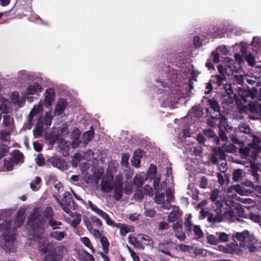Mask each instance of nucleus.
<instances>
[{
  "instance_id": "f257e3e1",
  "label": "nucleus",
  "mask_w": 261,
  "mask_h": 261,
  "mask_svg": "<svg viewBox=\"0 0 261 261\" xmlns=\"http://www.w3.org/2000/svg\"><path fill=\"white\" fill-rule=\"evenodd\" d=\"M54 212L51 207L48 206L43 211L42 215L37 213H34L30 215L28 224L31 226L34 232L33 236H30V240L38 241L39 251L42 254L49 252L51 244L47 238H43L41 234L45 232L44 225L54 217Z\"/></svg>"
},
{
  "instance_id": "f03ea898",
  "label": "nucleus",
  "mask_w": 261,
  "mask_h": 261,
  "mask_svg": "<svg viewBox=\"0 0 261 261\" xmlns=\"http://www.w3.org/2000/svg\"><path fill=\"white\" fill-rule=\"evenodd\" d=\"M44 99L40 101L38 105H35L31 111L28 118V123L24 127L25 129H30L32 126V119L33 117L43 111V106L48 107L51 105L55 100V91L53 88L46 89L44 92Z\"/></svg>"
},
{
  "instance_id": "7ed1b4c3",
  "label": "nucleus",
  "mask_w": 261,
  "mask_h": 261,
  "mask_svg": "<svg viewBox=\"0 0 261 261\" xmlns=\"http://www.w3.org/2000/svg\"><path fill=\"white\" fill-rule=\"evenodd\" d=\"M234 145L232 144L229 142L226 141L224 144L222 145V147H218V149L214 150V153L211 158L212 163H217L222 160H225V155L224 151L232 153L238 148Z\"/></svg>"
},
{
  "instance_id": "20e7f679",
  "label": "nucleus",
  "mask_w": 261,
  "mask_h": 261,
  "mask_svg": "<svg viewBox=\"0 0 261 261\" xmlns=\"http://www.w3.org/2000/svg\"><path fill=\"white\" fill-rule=\"evenodd\" d=\"M84 222L88 230L95 238L101 237L100 229L102 225V222L95 216L90 217L89 219H84Z\"/></svg>"
},
{
  "instance_id": "39448f33",
  "label": "nucleus",
  "mask_w": 261,
  "mask_h": 261,
  "mask_svg": "<svg viewBox=\"0 0 261 261\" xmlns=\"http://www.w3.org/2000/svg\"><path fill=\"white\" fill-rule=\"evenodd\" d=\"M208 105L210 107L206 109L208 114L212 119H220V122L223 124L226 121V118L221 115L218 102L215 100L211 99L208 100Z\"/></svg>"
},
{
  "instance_id": "423d86ee",
  "label": "nucleus",
  "mask_w": 261,
  "mask_h": 261,
  "mask_svg": "<svg viewBox=\"0 0 261 261\" xmlns=\"http://www.w3.org/2000/svg\"><path fill=\"white\" fill-rule=\"evenodd\" d=\"M242 111L248 113L252 119H257L260 116L261 106L257 102H248L243 105Z\"/></svg>"
},
{
  "instance_id": "0eeeda50",
  "label": "nucleus",
  "mask_w": 261,
  "mask_h": 261,
  "mask_svg": "<svg viewBox=\"0 0 261 261\" xmlns=\"http://www.w3.org/2000/svg\"><path fill=\"white\" fill-rule=\"evenodd\" d=\"M43 90L42 86L37 82H34L30 84L27 86L25 91L22 92L21 94L26 97L27 100L32 102L33 101V97L30 95H38Z\"/></svg>"
},
{
  "instance_id": "6e6552de",
  "label": "nucleus",
  "mask_w": 261,
  "mask_h": 261,
  "mask_svg": "<svg viewBox=\"0 0 261 261\" xmlns=\"http://www.w3.org/2000/svg\"><path fill=\"white\" fill-rule=\"evenodd\" d=\"M251 132L250 126L245 123H242L239 125L238 128H235V134L232 135L231 140L233 143L237 144L238 146H241L243 144V141L238 139L240 137V133H243L246 134H249Z\"/></svg>"
},
{
  "instance_id": "1a4fd4ad",
  "label": "nucleus",
  "mask_w": 261,
  "mask_h": 261,
  "mask_svg": "<svg viewBox=\"0 0 261 261\" xmlns=\"http://www.w3.org/2000/svg\"><path fill=\"white\" fill-rule=\"evenodd\" d=\"M123 176L119 175L116 176L115 180L113 183L114 197L115 199L119 200L123 195Z\"/></svg>"
},
{
  "instance_id": "9d476101",
  "label": "nucleus",
  "mask_w": 261,
  "mask_h": 261,
  "mask_svg": "<svg viewBox=\"0 0 261 261\" xmlns=\"http://www.w3.org/2000/svg\"><path fill=\"white\" fill-rule=\"evenodd\" d=\"M256 93L257 90L254 88L251 90L240 89L238 92V94L241 98V100L243 101V105L249 102L250 100L249 99L254 98L256 96Z\"/></svg>"
},
{
  "instance_id": "9b49d317",
  "label": "nucleus",
  "mask_w": 261,
  "mask_h": 261,
  "mask_svg": "<svg viewBox=\"0 0 261 261\" xmlns=\"http://www.w3.org/2000/svg\"><path fill=\"white\" fill-rule=\"evenodd\" d=\"M232 238L236 242V241L239 242L240 247L244 248L248 242L250 240V232L248 230H245L243 232H237L232 236Z\"/></svg>"
},
{
  "instance_id": "f8f14e48",
  "label": "nucleus",
  "mask_w": 261,
  "mask_h": 261,
  "mask_svg": "<svg viewBox=\"0 0 261 261\" xmlns=\"http://www.w3.org/2000/svg\"><path fill=\"white\" fill-rule=\"evenodd\" d=\"M88 205L91 210L95 212L96 214L99 215L100 217H101L102 218H103L106 221V223L108 225H114V221L110 218L108 214L99 208L96 205H95L92 202L90 201L88 202Z\"/></svg>"
},
{
  "instance_id": "ddd939ff",
  "label": "nucleus",
  "mask_w": 261,
  "mask_h": 261,
  "mask_svg": "<svg viewBox=\"0 0 261 261\" xmlns=\"http://www.w3.org/2000/svg\"><path fill=\"white\" fill-rule=\"evenodd\" d=\"M226 60L228 64L225 65L224 67L222 65L218 66L219 72L224 77H225V74L229 76L232 75L233 74V68L235 69V66H234V62L232 59L226 58Z\"/></svg>"
},
{
  "instance_id": "4468645a",
  "label": "nucleus",
  "mask_w": 261,
  "mask_h": 261,
  "mask_svg": "<svg viewBox=\"0 0 261 261\" xmlns=\"http://www.w3.org/2000/svg\"><path fill=\"white\" fill-rule=\"evenodd\" d=\"M195 78L190 79L189 81V85H185L182 86V89H176L177 97H186L190 96L192 94V90L194 89V87L192 86L193 82L196 81Z\"/></svg>"
},
{
  "instance_id": "2eb2a0df",
  "label": "nucleus",
  "mask_w": 261,
  "mask_h": 261,
  "mask_svg": "<svg viewBox=\"0 0 261 261\" xmlns=\"http://www.w3.org/2000/svg\"><path fill=\"white\" fill-rule=\"evenodd\" d=\"M113 176L109 175L103 178L101 182V190L105 193L111 192L113 188V184L112 180Z\"/></svg>"
},
{
  "instance_id": "dca6fc26",
  "label": "nucleus",
  "mask_w": 261,
  "mask_h": 261,
  "mask_svg": "<svg viewBox=\"0 0 261 261\" xmlns=\"http://www.w3.org/2000/svg\"><path fill=\"white\" fill-rule=\"evenodd\" d=\"M63 202V206L62 208L67 214L71 212V209L76 210L77 205L73 200L72 198L62 200Z\"/></svg>"
},
{
  "instance_id": "f3484780",
  "label": "nucleus",
  "mask_w": 261,
  "mask_h": 261,
  "mask_svg": "<svg viewBox=\"0 0 261 261\" xmlns=\"http://www.w3.org/2000/svg\"><path fill=\"white\" fill-rule=\"evenodd\" d=\"M242 248L238 244L231 243L227 245L225 250L227 253L241 255L243 253Z\"/></svg>"
},
{
  "instance_id": "a211bd4d",
  "label": "nucleus",
  "mask_w": 261,
  "mask_h": 261,
  "mask_svg": "<svg viewBox=\"0 0 261 261\" xmlns=\"http://www.w3.org/2000/svg\"><path fill=\"white\" fill-rule=\"evenodd\" d=\"M3 237L6 241V245L7 247L11 246L14 244L16 239V236L14 233H12L8 230L6 233H3Z\"/></svg>"
},
{
  "instance_id": "6ab92c4d",
  "label": "nucleus",
  "mask_w": 261,
  "mask_h": 261,
  "mask_svg": "<svg viewBox=\"0 0 261 261\" xmlns=\"http://www.w3.org/2000/svg\"><path fill=\"white\" fill-rule=\"evenodd\" d=\"M113 226L120 228V234L123 237H124L127 233L134 231V227L132 226L127 224L121 223L115 224L114 223V225Z\"/></svg>"
},
{
  "instance_id": "aec40b11",
  "label": "nucleus",
  "mask_w": 261,
  "mask_h": 261,
  "mask_svg": "<svg viewBox=\"0 0 261 261\" xmlns=\"http://www.w3.org/2000/svg\"><path fill=\"white\" fill-rule=\"evenodd\" d=\"M9 101L0 96V121L1 120V114H7L9 112L8 106Z\"/></svg>"
},
{
  "instance_id": "412c9836",
  "label": "nucleus",
  "mask_w": 261,
  "mask_h": 261,
  "mask_svg": "<svg viewBox=\"0 0 261 261\" xmlns=\"http://www.w3.org/2000/svg\"><path fill=\"white\" fill-rule=\"evenodd\" d=\"M12 163H23V156L22 153L18 150H15L11 153Z\"/></svg>"
},
{
  "instance_id": "4be33fe9",
  "label": "nucleus",
  "mask_w": 261,
  "mask_h": 261,
  "mask_svg": "<svg viewBox=\"0 0 261 261\" xmlns=\"http://www.w3.org/2000/svg\"><path fill=\"white\" fill-rule=\"evenodd\" d=\"M223 214H222L219 210L218 211H217V212L210 214L208 216L207 220L210 222L215 223L216 222H221L223 220Z\"/></svg>"
},
{
  "instance_id": "5701e85b",
  "label": "nucleus",
  "mask_w": 261,
  "mask_h": 261,
  "mask_svg": "<svg viewBox=\"0 0 261 261\" xmlns=\"http://www.w3.org/2000/svg\"><path fill=\"white\" fill-rule=\"evenodd\" d=\"M67 102L64 99H60L57 102L55 109V116H58L62 114L66 107Z\"/></svg>"
},
{
  "instance_id": "b1692460",
  "label": "nucleus",
  "mask_w": 261,
  "mask_h": 261,
  "mask_svg": "<svg viewBox=\"0 0 261 261\" xmlns=\"http://www.w3.org/2000/svg\"><path fill=\"white\" fill-rule=\"evenodd\" d=\"M83 153L82 152L75 153L73 156V162H80L82 161L83 159L89 161L90 160L89 156L93 155V153L91 150H89L86 153H84V155H83Z\"/></svg>"
},
{
  "instance_id": "393cba45",
  "label": "nucleus",
  "mask_w": 261,
  "mask_h": 261,
  "mask_svg": "<svg viewBox=\"0 0 261 261\" xmlns=\"http://www.w3.org/2000/svg\"><path fill=\"white\" fill-rule=\"evenodd\" d=\"M251 169V174L254 179L258 181L260 179V175L258 173L259 171L261 172V164H250Z\"/></svg>"
},
{
  "instance_id": "a878e982",
  "label": "nucleus",
  "mask_w": 261,
  "mask_h": 261,
  "mask_svg": "<svg viewBox=\"0 0 261 261\" xmlns=\"http://www.w3.org/2000/svg\"><path fill=\"white\" fill-rule=\"evenodd\" d=\"M70 142L66 141L65 140H59L58 142V145L61 150L62 151V154L66 156L68 153V151L69 150Z\"/></svg>"
},
{
  "instance_id": "bb28decb",
  "label": "nucleus",
  "mask_w": 261,
  "mask_h": 261,
  "mask_svg": "<svg viewBox=\"0 0 261 261\" xmlns=\"http://www.w3.org/2000/svg\"><path fill=\"white\" fill-rule=\"evenodd\" d=\"M203 114L201 108L198 107H193L189 112L188 117L193 119L194 117L198 118Z\"/></svg>"
},
{
  "instance_id": "cd10ccee",
  "label": "nucleus",
  "mask_w": 261,
  "mask_h": 261,
  "mask_svg": "<svg viewBox=\"0 0 261 261\" xmlns=\"http://www.w3.org/2000/svg\"><path fill=\"white\" fill-rule=\"evenodd\" d=\"M3 124L6 127H9L13 130L14 125L13 118L10 115H5L3 116Z\"/></svg>"
},
{
  "instance_id": "c85d7f7f",
  "label": "nucleus",
  "mask_w": 261,
  "mask_h": 261,
  "mask_svg": "<svg viewBox=\"0 0 261 261\" xmlns=\"http://www.w3.org/2000/svg\"><path fill=\"white\" fill-rule=\"evenodd\" d=\"M169 244L170 243L166 241L160 243L158 246L159 250L165 254L171 256V254L169 251Z\"/></svg>"
},
{
  "instance_id": "c756f323",
  "label": "nucleus",
  "mask_w": 261,
  "mask_h": 261,
  "mask_svg": "<svg viewBox=\"0 0 261 261\" xmlns=\"http://www.w3.org/2000/svg\"><path fill=\"white\" fill-rule=\"evenodd\" d=\"M67 233L64 231H51L49 234V236L51 238H53L57 241L62 240L65 237L67 236Z\"/></svg>"
},
{
  "instance_id": "7c9ffc66",
  "label": "nucleus",
  "mask_w": 261,
  "mask_h": 261,
  "mask_svg": "<svg viewBox=\"0 0 261 261\" xmlns=\"http://www.w3.org/2000/svg\"><path fill=\"white\" fill-rule=\"evenodd\" d=\"M144 152L140 149L135 151L133 158L131 159L132 163H140L141 159L144 156Z\"/></svg>"
},
{
  "instance_id": "2f4dec72",
  "label": "nucleus",
  "mask_w": 261,
  "mask_h": 261,
  "mask_svg": "<svg viewBox=\"0 0 261 261\" xmlns=\"http://www.w3.org/2000/svg\"><path fill=\"white\" fill-rule=\"evenodd\" d=\"M19 95L18 92H14L12 93L10 98L15 104L17 105L19 107H21L23 106V104L24 103V100L19 99Z\"/></svg>"
},
{
  "instance_id": "473e14b6",
  "label": "nucleus",
  "mask_w": 261,
  "mask_h": 261,
  "mask_svg": "<svg viewBox=\"0 0 261 261\" xmlns=\"http://www.w3.org/2000/svg\"><path fill=\"white\" fill-rule=\"evenodd\" d=\"M250 137L252 138V142L248 145L251 146V147L255 150H257L258 147H261L259 144L261 143V139L259 137L256 136L254 135H250Z\"/></svg>"
},
{
  "instance_id": "72a5a7b5",
  "label": "nucleus",
  "mask_w": 261,
  "mask_h": 261,
  "mask_svg": "<svg viewBox=\"0 0 261 261\" xmlns=\"http://www.w3.org/2000/svg\"><path fill=\"white\" fill-rule=\"evenodd\" d=\"M225 80V77L221 75H215L211 76V82L214 84H216L217 86L220 87L222 85L223 82Z\"/></svg>"
},
{
  "instance_id": "f704fd0d",
  "label": "nucleus",
  "mask_w": 261,
  "mask_h": 261,
  "mask_svg": "<svg viewBox=\"0 0 261 261\" xmlns=\"http://www.w3.org/2000/svg\"><path fill=\"white\" fill-rule=\"evenodd\" d=\"M137 239L143 240L147 246H152L154 243L153 241L148 235L140 233L137 235Z\"/></svg>"
},
{
  "instance_id": "c9c22d12",
  "label": "nucleus",
  "mask_w": 261,
  "mask_h": 261,
  "mask_svg": "<svg viewBox=\"0 0 261 261\" xmlns=\"http://www.w3.org/2000/svg\"><path fill=\"white\" fill-rule=\"evenodd\" d=\"M179 215V210L178 207H174L168 216V221L170 222H174L177 221L178 216Z\"/></svg>"
},
{
  "instance_id": "e433bc0d",
  "label": "nucleus",
  "mask_w": 261,
  "mask_h": 261,
  "mask_svg": "<svg viewBox=\"0 0 261 261\" xmlns=\"http://www.w3.org/2000/svg\"><path fill=\"white\" fill-rule=\"evenodd\" d=\"M165 196L163 192L160 193L159 190H156L154 197V201L158 204H163L164 201Z\"/></svg>"
},
{
  "instance_id": "4c0bfd02",
  "label": "nucleus",
  "mask_w": 261,
  "mask_h": 261,
  "mask_svg": "<svg viewBox=\"0 0 261 261\" xmlns=\"http://www.w3.org/2000/svg\"><path fill=\"white\" fill-rule=\"evenodd\" d=\"M214 202V205L213 207L214 210V212H217V211H218L219 210L220 212L223 214V215H224V212L223 209L224 202L223 201L218 200Z\"/></svg>"
},
{
  "instance_id": "58836bf2",
  "label": "nucleus",
  "mask_w": 261,
  "mask_h": 261,
  "mask_svg": "<svg viewBox=\"0 0 261 261\" xmlns=\"http://www.w3.org/2000/svg\"><path fill=\"white\" fill-rule=\"evenodd\" d=\"M24 214L21 212H18L17 214L16 219L15 222V225L17 227H20L24 222Z\"/></svg>"
},
{
  "instance_id": "ea45409f",
  "label": "nucleus",
  "mask_w": 261,
  "mask_h": 261,
  "mask_svg": "<svg viewBox=\"0 0 261 261\" xmlns=\"http://www.w3.org/2000/svg\"><path fill=\"white\" fill-rule=\"evenodd\" d=\"M192 215L190 214L188 218H187L184 222V226L185 230L188 232H191L192 230L193 224L191 222Z\"/></svg>"
},
{
  "instance_id": "a19ab883",
  "label": "nucleus",
  "mask_w": 261,
  "mask_h": 261,
  "mask_svg": "<svg viewBox=\"0 0 261 261\" xmlns=\"http://www.w3.org/2000/svg\"><path fill=\"white\" fill-rule=\"evenodd\" d=\"M100 243L102 246L103 251L107 253L109 251V242L107 238L105 237H101L100 238Z\"/></svg>"
},
{
  "instance_id": "79ce46f5",
  "label": "nucleus",
  "mask_w": 261,
  "mask_h": 261,
  "mask_svg": "<svg viewBox=\"0 0 261 261\" xmlns=\"http://www.w3.org/2000/svg\"><path fill=\"white\" fill-rule=\"evenodd\" d=\"M192 230L196 239L201 238L203 237V233L199 226L194 225Z\"/></svg>"
},
{
  "instance_id": "37998d69",
  "label": "nucleus",
  "mask_w": 261,
  "mask_h": 261,
  "mask_svg": "<svg viewBox=\"0 0 261 261\" xmlns=\"http://www.w3.org/2000/svg\"><path fill=\"white\" fill-rule=\"evenodd\" d=\"M218 242H226L229 240V236L225 232H217Z\"/></svg>"
},
{
  "instance_id": "c03bdc74",
  "label": "nucleus",
  "mask_w": 261,
  "mask_h": 261,
  "mask_svg": "<svg viewBox=\"0 0 261 261\" xmlns=\"http://www.w3.org/2000/svg\"><path fill=\"white\" fill-rule=\"evenodd\" d=\"M243 144V143L242 144L241 146H239L240 147V148H239L240 152L242 155V158H246L248 156V154L249 153L250 148L251 147L250 145H249V146L242 147Z\"/></svg>"
},
{
  "instance_id": "a18cd8bd",
  "label": "nucleus",
  "mask_w": 261,
  "mask_h": 261,
  "mask_svg": "<svg viewBox=\"0 0 261 261\" xmlns=\"http://www.w3.org/2000/svg\"><path fill=\"white\" fill-rule=\"evenodd\" d=\"M47 224L51 227L54 230L59 229L60 226L62 225L61 222L56 220L53 218Z\"/></svg>"
},
{
  "instance_id": "49530a36",
  "label": "nucleus",
  "mask_w": 261,
  "mask_h": 261,
  "mask_svg": "<svg viewBox=\"0 0 261 261\" xmlns=\"http://www.w3.org/2000/svg\"><path fill=\"white\" fill-rule=\"evenodd\" d=\"M93 130H90L84 133L83 135V139L86 144L88 143L93 137Z\"/></svg>"
},
{
  "instance_id": "de8ad7c7",
  "label": "nucleus",
  "mask_w": 261,
  "mask_h": 261,
  "mask_svg": "<svg viewBox=\"0 0 261 261\" xmlns=\"http://www.w3.org/2000/svg\"><path fill=\"white\" fill-rule=\"evenodd\" d=\"M33 133L36 137H39L41 136L42 133V125L40 122L37 124L36 127L33 130Z\"/></svg>"
},
{
  "instance_id": "09e8293b",
  "label": "nucleus",
  "mask_w": 261,
  "mask_h": 261,
  "mask_svg": "<svg viewBox=\"0 0 261 261\" xmlns=\"http://www.w3.org/2000/svg\"><path fill=\"white\" fill-rule=\"evenodd\" d=\"M81 242L83 243L87 247L89 248V249H91L92 251V252H94V249L88 237H83L81 238L80 239Z\"/></svg>"
},
{
  "instance_id": "8fccbe9b",
  "label": "nucleus",
  "mask_w": 261,
  "mask_h": 261,
  "mask_svg": "<svg viewBox=\"0 0 261 261\" xmlns=\"http://www.w3.org/2000/svg\"><path fill=\"white\" fill-rule=\"evenodd\" d=\"M207 239L208 243L212 245H216L219 243L217 232L215 235L210 234L207 237Z\"/></svg>"
},
{
  "instance_id": "3c124183",
  "label": "nucleus",
  "mask_w": 261,
  "mask_h": 261,
  "mask_svg": "<svg viewBox=\"0 0 261 261\" xmlns=\"http://www.w3.org/2000/svg\"><path fill=\"white\" fill-rule=\"evenodd\" d=\"M10 131H12L11 129L9 132L5 130H1L0 132L1 139L5 141H9L10 139Z\"/></svg>"
},
{
  "instance_id": "603ef678",
  "label": "nucleus",
  "mask_w": 261,
  "mask_h": 261,
  "mask_svg": "<svg viewBox=\"0 0 261 261\" xmlns=\"http://www.w3.org/2000/svg\"><path fill=\"white\" fill-rule=\"evenodd\" d=\"M9 148L5 144H0V159L3 158L6 153L8 152Z\"/></svg>"
},
{
  "instance_id": "864d4df0",
  "label": "nucleus",
  "mask_w": 261,
  "mask_h": 261,
  "mask_svg": "<svg viewBox=\"0 0 261 261\" xmlns=\"http://www.w3.org/2000/svg\"><path fill=\"white\" fill-rule=\"evenodd\" d=\"M52 116L50 113H46L43 123L47 126H49L51 124Z\"/></svg>"
},
{
  "instance_id": "5fc2aeb1",
  "label": "nucleus",
  "mask_w": 261,
  "mask_h": 261,
  "mask_svg": "<svg viewBox=\"0 0 261 261\" xmlns=\"http://www.w3.org/2000/svg\"><path fill=\"white\" fill-rule=\"evenodd\" d=\"M242 171L241 169L234 170L233 173V179L236 181H238L241 178Z\"/></svg>"
},
{
  "instance_id": "6e6d98bb",
  "label": "nucleus",
  "mask_w": 261,
  "mask_h": 261,
  "mask_svg": "<svg viewBox=\"0 0 261 261\" xmlns=\"http://www.w3.org/2000/svg\"><path fill=\"white\" fill-rule=\"evenodd\" d=\"M219 191L218 189H214L211 192L210 199L213 201L215 202L218 200L219 197Z\"/></svg>"
},
{
  "instance_id": "4d7b16f0",
  "label": "nucleus",
  "mask_w": 261,
  "mask_h": 261,
  "mask_svg": "<svg viewBox=\"0 0 261 261\" xmlns=\"http://www.w3.org/2000/svg\"><path fill=\"white\" fill-rule=\"evenodd\" d=\"M182 222L181 220H178L176 223H174L172 225L173 229L174 232L181 230L182 229Z\"/></svg>"
},
{
  "instance_id": "13d9d810",
  "label": "nucleus",
  "mask_w": 261,
  "mask_h": 261,
  "mask_svg": "<svg viewBox=\"0 0 261 261\" xmlns=\"http://www.w3.org/2000/svg\"><path fill=\"white\" fill-rule=\"evenodd\" d=\"M41 181V179L39 176H36L35 178V180L34 181H32L30 184V187L33 191L37 190L36 185H39Z\"/></svg>"
},
{
  "instance_id": "bf43d9fd",
  "label": "nucleus",
  "mask_w": 261,
  "mask_h": 261,
  "mask_svg": "<svg viewBox=\"0 0 261 261\" xmlns=\"http://www.w3.org/2000/svg\"><path fill=\"white\" fill-rule=\"evenodd\" d=\"M144 182V178L140 175H137L134 178V184L138 186H141Z\"/></svg>"
},
{
  "instance_id": "052dcab7",
  "label": "nucleus",
  "mask_w": 261,
  "mask_h": 261,
  "mask_svg": "<svg viewBox=\"0 0 261 261\" xmlns=\"http://www.w3.org/2000/svg\"><path fill=\"white\" fill-rule=\"evenodd\" d=\"M156 172V167L154 164H150V166L147 172V176L151 177L154 176Z\"/></svg>"
},
{
  "instance_id": "680f3d73",
  "label": "nucleus",
  "mask_w": 261,
  "mask_h": 261,
  "mask_svg": "<svg viewBox=\"0 0 261 261\" xmlns=\"http://www.w3.org/2000/svg\"><path fill=\"white\" fill-rule=\"evenodd\" d=\"M223 88L224 89L227 95H231L233 93V90L231 84H225L223 86Z\"/></svg>"
},
{
  "instance_id": "e2e57ef3",
  "label": "nucleus",
  "mask_w": 261,
  "mask_h": 261,
  "mask_svg": "<svg viewBox=\"0 0 261 261\" xmlns=\"http://www.w3.org/2000/svg\"><path fill=\"white\" fill-rule=\"evenodd\" d=\"M28 78V74L25 71H21L19 72L18 79L20 81L23 82Z\"/></svg>"
},
{
  "instance_id": "0e129e2a",
  "label": "nucleus",
  "mask_w": 261,
  "mask_h": 261,
  "mask_svg": "<svg viewBox=\"0 0 261 261\" xmlns=\"http://www.w3.org/2000/svg\"><path fill=\"white\" fill-rule=\"evenodd\" d=\"M251 44L254 47H261V39L258 37H254Z\"/></svg>"
},
{
  "instance_id": "69168bd1",
  "label": "nucleus",
  "mask_w": 261,
  "mask_h": 261,
  "mask_svg": "<svg viewBox=\"0 0 261 261\" xmlns=\"http://www.w3.org/2000/svg\"><path fill=\"white\" fill-rule=\"evenodd\" d=\"M244 78L242 74L237 73L234 75V81L238 84H241L243 83Z\"/></svg>"
},
{
  "instance_id": "338daca9",
  "label": "nucleus",
  "mask_w": 261,
  "mask_h": 261,
  "mask_svg": "<svg viewBox=\"0 0 261 261\" xmlns=\"http://www.w3.org/2000/svg\"><path fill=\"white\" fill-rule=\"evenodd\" d=\"M245 59L250 66H253L255 65V59L251 54L246 55Z\"/></svg>"
},
{
  "instance_id": "774afa93",
  "label": "nucleus",
  "mask_w": 261,
  "mask_h": 261,
  "mask_svg": "<svg viewBox=\"0 0 261 261\" xmlns=\"http://www.w3.org/2000/svg\"><path fill=\"white\" fill-rule=\"evenodd\" d=\"M250 219L256 223H259L261 221V217L259 215L254 213L250 214Z\"/></svg>"
}]
</instances>
